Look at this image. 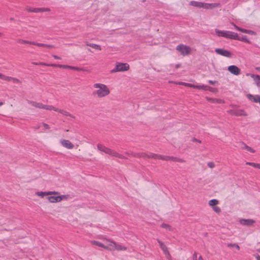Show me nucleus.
Returning a JSON list of instances; mask_svg holds the SVG:
<instances>
[{
    "label": "nucleus",
    "mask_w": 260,
    "mask_h": 260,
    "mask_svg": "<svg viewBox=\"0 0 260 260\" xmlns=\"http://www.w3.org/2000/svg\"><path fill=\"white\" fill-rule=\"evenodd\" d=\"M47 200L50 203H57L62 201H67L70 198L69 194H61L60 192L55 191H50Z\"/></svg>",
    "instance_id": "1"
},
{
    "label": "nucleus",
    "mask_w": 260,
    "mask_h": 260,
    "mask_svg": "<svg viewBox=\"0 0 260 260\" xmlns=\"http://www.w3.org/2000/svg\"><path fill=\"white\" fill-rule=\"evenodd\" d=\"M93 86L96 88L95 94L99 98H103L110 94V91L109 88L104 84L95 83Z\"/></svg>",
    "instance_id": "2"
},
{
    "label": "nucleus",
    "mask_w": 260,
    "mask_h": 260,
    "mask_svg": "<svg viewBox=\"0 0 260 260\" xmlns=\"http://www.w3.org/2000/svg\"><path fill=\"white\" fill-rule=\"evenodd\" d=\"M27 103L31 106L35 107L36 108H37L45 109V110H49V111L53 110L55 111L59 112L64 115L67 114L66 112H65L63 110H60V109H59L56 107H54L52 106H51V105H46L43 104L42 103H38L36 102L30 101H27Z\"/></svg>",
    "instance_id": "3"
},
{
    "label": "nucleus",
    "mask_w": 260,
    "mask_h": 260,
    "mask_svg": "<svg viewBox=\"0 0 260 260\" xmlns=\"http://www.w3.org/2000/svg\"><path fill=\"white\" fill-rule=\"evenodd\" d=\"M189 5L194 7L204 8L207 10L213 9L216 7H218L219 5L218 3L209 4L194 1H190Z\"/></svg>",
    "instance_id": "4"
},
{
    "label": "nucleus",
    "mask_w": 260,
    "mask_h": 260,
    "mask_svg": "<svg viewBox=\"0 0 260 260\" xmlns=\"http://www.w3.org/2000/svg\"><path fill=\"white\" fill-rule=\"evenodd\" d=\"M136 157H143V158H154V159H162L164 160H168V159L170 158L169 156H164L161 155H158L156 154H154L152 153H139L136 154L135 155Z\"/></svg>",
    "instance_id": "5"
},
{
    "label": "nucleus",
    "mask_w": 260,
    "mask_h": 260,
    "mask_svg": "<svg viewBox=\"0 0 260 260\" xmlns=\"http://www.w3.org/2000/svg\"><path fill=\"white\" fill-rule=\"evenodd\" d=\"M215 32L216 35L219 37L230 39H238V34L231 31L221 30L218 29H215Z\"/></svg>",
    "instance_id": "6"
},
{
    "label": "nucleus",
    "mask_w": 260,
    "mask_h": 260,
    "mask_svg": "<svg viewBox=\"0 0 260 260\" xmlns=\"http://www.w3.org/2000/svg\"><path fill=\"white\" fill-rule=\"evenodd\" d=\"M97 148L99 151L104 152L105 153L109 154L110 155L116 157L122 158L121 155L117 153L116 151L106 147V146L101 144H98Z\"/></svg>",
    "instance_id": "7"
},
{
    "label": "nucleus",
    "mask_w": 260,
    "mask_h": 260,
    "mask_svg": "<svg viewBox=\"0 0 260 260\" xmlns=\"http://www.w3.org/2000/svg\"><path fill=\"white\" fill-rule=\"evenodd\" d=\"M129 69V66L127 63L116 62L115 68L110 71L111 73H114L118 72L127 71Z\"/></svg>",
    "instance_id": "8"
},
{
    "label": "nucleus",
    "mask_w": 260,
    "mask_h": 260,
    "mask_svg": "<svg viewBox=\"0 0 260 260\" xmlns=\"http://www.w3.org/2000/svg\"><path fill=\"white\" fill-rule=\"evenodd\" d=\"M233 109L229 110L227 112L229 114L232 115H235L237 116H246L247 115V113L242 109H236V106L231 105L230 106Z\"/></svg>",
    "instance_id": "9"
},
{
    "label": "nucleus",
    "mask_w": 260,
    "mask_h": 260,
    "mask_svg": "<svg viewBox=\"0 0 260 260\" xmlns=\"http://www.w3.org/2000/svg\"><path fill=\"white\" fill-rule=\"evenodd\" d=\"M176 50L183 56L187 55L190 54L192 49L186 45L180 44L176 47Z\"/></svg>",
    "instance_id": "10"
},
{
    "label": "nucleus",
    "mask_w": 260,
    "mask_h": 260,
    "mask_svg": "<svg viewBox=\"0 0 260 260\" xmlns=\"http://www.w3.org/2000/svg\"><path fill=\"white\" fill-rule=\"evenodd\" d=\"M104 242V248L109 250H115L116 242L105 238H101Z\"/></svg>",
    "instance_id": "11"
},
{
    "label": "nucleus",
    "mask_w": 260,
    "mask_h": 260,
    "mask_svg": "<svg viewBox=\"0 0 260 260\" xmlns=\"http://www.w3.org/2000/svg\"><path fill=\"white\" fill-rule=\"evenodd\" d=\"M157 242L158 243L160 248L164 254L165 255L166 257L168 260H172V256L168 250V247L167 246L160 240L157 239Z\"/></svg>",
    "instance_id": "12"
},
{
    "label": "nucleus",
    "mask_w": 260,
    "mask_h": 260,
    "mask_svg": "<svg viewBox=\"0 0 260 260\" xmlns=\"http://www.w3.org/2000/svg\"><path fill=\"white\" fill-rule=\"evenodd\" d=\"M36 64L45 65V66H47L58 67L60 68H63V69H69L74 70H79V68H78L77 67L70 66H68V65L57 64H48V63H43V62H40V63H36Z\"/></svg>",
    "instance_id": "13"
},
{
    "label": "nucleus",
    "mask_w": 260,
    "mask_h": 260,
    "mask_svg": "<svg viewBox=\"0 0 260 260\" xmlns=\"http://www.w3.org/2000/svg\"><path fill=\"white\" fill-rule=\"evenodd\" d=\"M215 52L218 55L229 58L231 57L232 56V54L230 51L222 48H216Z\"/></svg>",
    "instance_id": "14"
},
{
    "label": "nucleus",
    "mask_w": 260,
    "mask_h": 260,
    "mask_svg": "<svg viewBox=\"0 0 260 260\" xmlns=\"http://www.w3.org/2000/svg\"><path fill=\"white\" fill-rule=\"evenodd\" d=\"M239 222L242 225L250 226H252L255 222V220L252 219L240 218Z\"/></svg>",
    "instance_id": "15"
},
{
    "label": "nucleus",
    "mask_w": 260,
    "mask_h": 260,
    "mask_svg": "<svg viewBox=\"0 0 260 260\" xmlns=\"http://www.w3.org/2000/svg\"><path fill=\"white\" fill-rule=\"evenodd\" d=\"M228 70L231 74L236 76H238L241 74L240 69L238 67L235 65L229 66L228 68Z\"/></svg>",
    "instance_id": "16"
},
{
    "label": "nucleus",
    "mask_w": 260,
    "mask_h": 260,
    "mask_svg": "<svg viewBox=\"0 0 260 260\" xmlns=\"http://www.w3.org/2000/svg\"><path fill=\"white\" fill-rule=\"evenodd\" d=\"M0 78L3 80L6 81H12L14 83H20V81L19 79L12 77L6 76L4 74H2L0 73Z\"/></svg>",
    "instance_id": "17"
},
{
    "label": "nucleus",
    "mask_w": 260,
    "mask_h": 260,
    "mask_svg": "<svg viewBox=\"0 0 260 260\" xmlns=\"http://www.w3.org/2000/svg\"><path fill=\"white\" fill-rule=\"evenodd\" d=\"M60 143L62 145V146L64 147L67 148V149H72L74 147L73 145L72 144V143L67 140H61L60 141Z\"/></svg>",
    "instance_id": "18"
},
{
    "label": "nucleus",
    "mask_w": 260,
    "mask_h": 260,
    "mask_svg": "<svg viewBox=\"0 0 260 260\" xmlns=\"http://www.w3.org/2000/svg\"><path fill=\"white\" fill-rule=\"evenodd\" d=\"M247 97L249 99V100L256 103H259L260 104L259 95H252L250 94H248L247 95Z\"/></svg>",
    "instance_id": "19"
},
{
    "label": "nucleus",
    "mask_w": 260,
    "mask_h": 260,
    "mask_svg": "<svg viewBox=\"0 0 260 260\" xmlns=\"http://www.w3.org/2000/svg\"><path fill=\"white\" fill-rule=\"evenodd\" d=\"M50 191H38L35 192V195L43 199L46 197V200L47 199L48 196L50 194Z\"/></svg>",
    "instance_id": "20"
},
{
    "label": "nucleus",
    "mask_w": 260,
    "mask_h": 260,
    "mask_svg": "<svg viewBox=\"0 0 260 260\" xmlns=\"http://www.w3.org/2000/svg\"><path fill=\"white\" fill-rule=\"evenodd\" d=\"M30 44H32L34 45H36L38 46H42V47H46L48 48H54L55 47L54 45H48L45 44H42V43H37L36 42H30Z\"/></svg>",
    "instance_id": "21"
},
{
    "label": "nucleus",
    "mask_w": 260,
    "mask_h": 260,
    "mask_svg": "<svg viewBox=\"0 0 260 260\" xmlns=\"http://www.w3.org/2000/svg\"><path fill=\"white\" fill-rule=\"evenodd\" d=\"M241 147L242 149L246 150L247 151H248L251 153H254L255 152V151L254 149L247 146L245 143H242L241 144Z\"/></svg>",
    "instance_id": "22"
},
{
    "label": "nucleus",
    "mask_w": 260,
    "mask_h": 260,
    "mask_svg": "<svg viewBox=\"0 0 260 260\" xmlns=\"http://www.w3.org/2000/svg\"><path fill=\"white\" fill-rule=\"evenodd\" d=\"M253 77H254L253 79L254 84L258 88H260V76L256 75V76H254Z\"/></svg>",
    "instance_id": "23"
},
{
    "label": "nucleus",
    "mask_w": 260,
    "mask_h": 260,
    "mask_svg": "<svg viewBox=\"0 0 260 260\" xmlns=\"http://www.w3.org/2000/svg\"><path fill=\"white\" fill-rule=\"evenodd\" d=\"M49 9L47 8H32L29 9V11L33 12H44V11H49Z\"/></svg>",
    "instance_id": "24"
},
{
    "label": "nucleus",
    "mask_w": 260,
    "mask_h": 260,
    "mask_svg": "<svg viewBox=\"0 0 260 260\" xmlns=\"http://www.w3.org/2000/svg\"><path fill=\"white\" fill-rule=\"evenodd\" d=\"M126 247L124 246H123L122 245H120V244H117L116 243V245H115V250H117V251H124V250H126Z\"/></svg>",
    "instance_id": "25"
},
{
    "label": "nucleus",
    "mask_w": 260,
    "mask_h": 260,
    "mask_svg": "<svg viewBox=\"0 0 260 260\" xmlns=\"http://www.w3.org/2000/svg\"><path fill=\"white\" fill-rule=\"evenodd\" d=\"M219 201L216 199H212L209 201V205L213 208V207L216 206L218 204Z\"/></svg>",
    "instance_id": "26"
},
{
    "label": "nucleus",
    "mask_w": 260,
    "mask_h": 260,
    "mask_svg": "<svg viewBox=\"0 0 260 260\" xmlns=\"http://www.w3.org/2000/svg\"><path fill=\"white\" fill-rule=\"evenodd\" d=\"M90 243L94 245L98 246L99 247H102L104 248V243H102L98 241L92 240L90 241Z\"/></svg>",
    "instance_id": "27"
},
{
    "label": "nucleus",
    "mask_w": 260,
    "mask_h": 260,
    "mask_svg": "<svg viewBox=\"0 0 260 260\" xmlns=\"http://www.w3.org/2000/svg\"><path fill=\"white\" fill-rule=\"evenodd\" d=\"M207 100L212 103H223L224 101L221 99L207 98Z\"/></svg>",
    "instance_id": "28"
},
{
    "label": "nucleus",
    "mask_w": 260,
    "mask_h": 260,
    "mask_svg": "<svg viewBox=\"0 0 260 260\" xmlns=\"http://www.w3.org/2000/svg\"><path fill=\"white\" fill-rule=\"evenodd\" d=\"M87 46H89L91 47V48L98 50H101L102 48L101 46L99 45L95 44H87Z\"/></svg>",
    "instance_id": "29"
},
{
    "label": "nucleus",
    "mask_w": 260,
    "mask_h": 260,
    "mask_svg": "<svg viewBox=\"0 0 260 260\" xmlns=\"http://www.w3.org/2000/svg\"><path fill=\"white\" fill-rule=\"evenodd\" d=\"M238 39H234V40H239V41H244V42H247V43H249L250 42L249 40L247 39V36H243L241 38L239 37L238 36Z\"/></svg>",
    "instance_id": "30"
},
{
    "label": "nucleus",
    "mask_w": 260,
    "mask_h": 260,
    "mask_svg": "<svg viewBox=\"0 0 260 260\" xmlns=\"http://www.w3.org/2000/svg\"><path fill=\"white\" fill-rule=\"evenodd\" d=\"M207 86H208L207 85H198L194 84V86L193 87V88H198L199 89H203L204 90H207Z\"/></svg>",
    "instance_id": "31"
},
{
    "label": "nucleus",
    "mask_w": 260,
    "mask_h": 260,
    "mask_svg": "<svg viewBox=\"0 0 260 260\" xmlns=\"http://www.w3.org/2000/svg\"><path fill=\"white\" fill-rule=\"evenodd\" d=\"M170 158L168 159V160H172L174 161H178V162H184V160L182 159L176 158V157H170Z\"/></svg>",
    "instance_id": "32"
},
{
    "label": "nucleus",
    "mask_w": 260,
    "mask_h": 260,
    "mask_svg": "<svg viewBox=\"0 0 260 260\" xmlns=\"http://www.w3.org/2000/svg\"><path fill=\"white\" fill-rule=\"evenodd\" d=\"M178 84H180V85H183L185 86H188V87H192V88H193V87L194 86V84L185 83V82H178Z\"/></svg>",
    "instance_id": "33"
},
{
    "label": "nucleus",
    "mask_w": 260,
    "mask_h": 260,
    "mask_svg": "<svg viewBox=\"0 0 260 260\" xmlns=\"http://www.w3.org/2000/svg\"><path fill=\"white\" fill-rule=\"evenodd\" d=\"M193 260H203V259L201 255L198 257V254L194 252L193 255Z\"/></svg>",
    "instance_id": "34"
},
{
    "label": "nucleus",
    "mask_w": 260,
    "mask_h": 260,
    "mask_svg": "<svg viewBox=\"0 0 260 260\" xmlns=\"http://www.w3.org/2000/svg\"><path fill=\"white\" fill-rule=\"evenodd\" d=\"M161 227L162 228L168 230L169 231H171L172 230L171 227L169 224H165V223H162V224H161Z\"/></svg>",
    "instance_id": "35"
},
{
    "label": "nucleus",
    "mask_w": 260,
    "mask_h": 260,
    "mask_svg": "<svg viewBox=\"0 0 260 260\" xmlns=\"http://www.w3.org/2000/svg\"><path fill=\"white\" fill-rule=\"evenodd\" d=\"M212 208L213 210L216 213H219L221 212L220 208L218 206H215Z\"/></svg>",
    "instance_id": "36"
},
{
    "label": "nucleus",
    "mask_w": 260,
    "mask_h": 260,
    "mask_svg": "<svg viewBox=\"0 0 260 260\" xmlns=\"http://www.w3.org/2000/svg\"><path fill=\"white\" fill-rule=\"evenodd\" d=\"M207 90H209L212 92H216L217 91V88H213L208 86H207Z\"/></svg>",
    "instance_id": "37"
},
{
    "label": "nucleus",
    "mask_w": 260,
    "mask_h": 260,
    "mask_svg": "<svg viewBox=\"0 0 260 260\" xmlns=\"http://www.w3.org/2000/svg\"><path fill=\"white\" fill-rule=\"evenodd\" d=\"M228 246L229 247H235L238 250L240 249V247L239 246V245H237V244H235V243H234V244H228Z\"/></svg>",
    "instance_id": "38"
},
{
    "label": "nucleus",
    "mask_w": 260,
    "mask_h": 260,
    "mask_svg": "<svg viewBox=\"0 0 260 260\" xmlns=\"http://www.w3.org/2000/svg\"><path fill=\"white\" fill-rule=\"evenodd\" d=\"M237 30H239V31H241L242 32L246 33V34L248 33V29H245L241 28L240 27H237Z\"/></svg>",
    "instance_id": "39"
},
{
    "label": "nucleus",
    "mask_w": 260,
    "mask_h": 260,
    "mask_svg": "<svg viewBox=\"0 0 260 260\" xmlns=\"http://www.w3.org/2000/svg\"><path fill=\"white\" fill-rule=\"evenodd\" d=\"M31 42V41H28L23 40H19L18 41V42L19 43H21V44H25V43L30 44V42Z\"/></svg>",
    "instance_id": "40"
},
{
    "label": "nucleus",
    "mask_w": 260,
    "mask_h": 260,
    "mask_svg": "<svg viewBox=\"0 0 260 260\" xmlns=\"http://www.w3.org/2000/svg\"><path fill=\"white\" fill-rule=\"evenodd\" d=\"M41 126H43L45 129H48L49 128V125L47 124L44 123H42L41 124Z\"/></svg>",
    "instance_id": "41"
},
{
    "label": "nucleus",
    "mask_w": 260,
    "mask_h": 260,
    "mask_svg": "<svg viewBox=\"0 0 260 260\" xmlns=\"http://www.w3.org/2000/svg\"><path fill=\"white\" fill-rule=\"evenodd\" d=\"M207 165L210 168H213L215 167L214 163L213 162H209Z\"/></svg>",
    "instance_id": "42"
},
{
    "label": "nucleus",
    "mask_w": 260,
    "mask_h": 260,
    "mask_svg": "<svg viewBox=\"0 0 260 260\" xmlns=\"http://www.w3.org/2000/svg\"><path fill=\"white\" fill-rule=\"evenodd\" d=\"M246 164L255 168V163L254 162H246Z\"/></svg>",
    "instance_id": "43"
},
{
    "label": "nucleus",
    "mask_w": 260,
    "mask_h": 260,
    "mask_svg": "<svg viewBox=\"0 0 260 260\" xmlns=\"http://www.w3.org/2000/svg\"><path fill=\"white\" fill-rule=\"evenodd\" d=\"M246 76H250L253 79L254 77H253L254 76H256L255 74H251V73H246Z\"/></svg>",
    "instance_id": "44"
},
{
    "label": "nucleus",
    "mask_w": 260,
    "mask_h": 260,
    "mask_svg": "<svg viewBox=\"0 0 260 260\" xmlns=\"http://www.w3.org/2000/svg\"><path fill=\"white\" fill-rule=\"evenodd\" d=\"M247 34L251 35H255L256 34L254 31L251 30H248Z\"/></svg>",
    "instance_id": "45"
},
{
    "label": "nucleus",
    "mask_w": 260,
    "mask_h": 260,
    "mask_svg": "<svg viewBox=\"0 0 260 260\" xmlns=\"http://www.w3.org/2000/svg\"><path fill=\"white\" fill-rule=\"evenodd\" d=\"M208 82L211 84H215L216 83H217V81H212V80H209Z\"/></svg>",
    "instance_id": "46"
},
{
    "label": "nucleus",
    "mask_w": 260,
    "mask_h": 260,
    "mask_svg": "<svg viewBox=\"0 0 260 260\" xmlns=\"http://www.w3.org/2000/svg\"><path fill=\"white\" fill-rule=\"evenodd\" d=\"M255 168L260 169V164L255 163Z\"/></svg>",
    "instance_id": "47"
},
{
    "label": "nucleus",
    "mask_w": 260,
    "mask_h": 260,
    "mask_svg": "<svg viewBox=\"0 0 260 260\" xmlns=\"http://www.w3.org/2000/svg\"><path fill=\"white\" fill-rule=\"evenodd\" d=\"M255 259L256 260H260V256L258 254L255 255Z\"/></svg>",
    "instance_id": "48"
},
{
    "label": "nucleus",
    "mask_w": 260,
    "mask_h": 260,
    "mask_svg": "<svg viewBox=\"0 0 260 260\" xmlns=\"http://www.w3.org/2000/svg\"><path fill=\"white\" fill-rule=\"evenodd\" d=\"M52 56L55 59H60V57L57 55H53Z\"/></svg>",
    "instance_id": "49"
},
{
    "label": "nucleus",
    "mask_w": 260,
    "mask_h": 260,
    "mask_svg": "<svg viewBox=\"0 0 260 260\" xmlns=\"http://www.w3.org/2000/svg\"><path fill=\"white\" fill-rule=\"evenodd\" d=\"M231 24L234 26V27L237 30V27H239L237 26L236 24H235L234 23H231Z\"/></svg>",
    "instance_id": "50"
},
{
    "label": "nucleus",
    "mask_w": 260,
    "mask_h": 260,
    "mask_svg": "<svg viewBox=\"0 0 260 260\" xmlns=\"http://www.w3.org/2000/svg\"><path fill=\"white\" fill-rule=\"evenodd\" d=\"M255 69L258 71L259 72H260V67H256Z\"/></svg>",
    "instance_id": "51"
},
{
    "label": "nucleus",
    "mask_w": 260,
    "mask_h": 260,
    "mask_svg": "<svg viewBox=\"0 0 260 260\" xmlns=\"http://www.w3.org/2000/svg\"><path fill=\"white\" fill-rule=\"evenodd\" d=\"M4 104V103L3 102L0 101V107L2 106Z\"/></svg>",
    "instance_id": "52"
},
{
    "label": "nucleus",
    "mask_w": 260,
    "mask_h": 260,
    "mask_svg": "<svg viewBox=\"0 0 260 260\" xmlns=\"http://www.w3.org/2000/svg\"><path fill=\"white\" fill-rule=\"evenodd\" d=\"M193 141H198V142H199V143H200V142H200V141H198V140H197V139H194Z\"/></svg>",
    "instance_id": "53"
},
{
    "label": "nucleus",
    "mask_w": 260,
    "mask_h": 260,
    "mask_svg": "<svg viewBox=\"0 0 260 260\" xmlns=\"http://www.w3.org/2000/svg\"><path fill=\"white\" fill-rule=\"evenodd\" d=\"M179 66H180V65H179V64H177V65L176 66V68H178Z\"/></svg>",
    "instance_id": "54"
}]
</instances>
